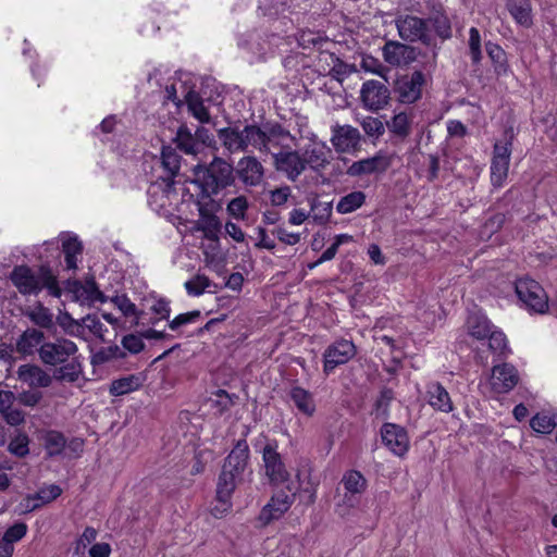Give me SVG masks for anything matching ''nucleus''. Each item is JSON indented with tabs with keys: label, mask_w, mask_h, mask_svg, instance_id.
Here are the masks:
<instances>
[{
	"label": "nucleus",
	"mask_w": 557,
	"mask_h": 557,
	"mask_svg": "<svg viewBox=\"0 0 557 557\" xmlns=\"http://www.w3.org/2000/svg\"><path fill=\"white\" fill-rule=\"evenodd\" d=\"M288 396L301 413L307 417L313 416L315 411V403L309 391L300 386H294L290 388Z\"/></svg>",
	"instance_id": "33"
},
{
	"label": "nucleus",
	"mask_w": 557,
	"mask_h": 557,
	"mask_svg": "<svg viewBox=\"0 0 557 557\" xmlns=\"http://www.w3.org/2000/svg\"><path fill=\"white\" fill-rule=\"evenodd\" d=\"M184 286L187 294L190 296H200L205 292L216 293L219 288L218 284L212 282L207 275L200 273L185 282Z\"/></svg>",
	"instance_id": "36"
},
{
	"label": "nucleus",
	"mask_w": 557,
	"mask_h": 557,
	"mask_svg": "<svg viewBox=\"0 0 557 557\" xmlns=\"http://www.w3.org/2000/svg\"><path fill=\"white\" fill-rule=\"evenodd\" d=\"M161 164L168 172V177L163 182L166 188L171 189L181 169V156L172 147L164 146L161 151Z\"/></svg>",
	"instance_id": "30"
},
{
	"label": "nucleus",
	"mask_w": 557,
	"mask_h": 557,
	"mask_svg": "<svg viewBox=\"0 0 557 557\" xmlns=\"http://www.w3.org/2000/svg\"><path fill=\"white\" fill-rule=\"evenodd\" d=\"M396 26L401 39L409 42L420 41L425 46H431L433 37L430 34L428 21L414 15H406L397 20Z\"/></svg>",
	"instance_id": "9"
},
{
	"label": "nucleus",
	"mask_w": 557,
	"mask_h": 557,
	"mask_svg": "<svg viewBox=\"0 0 557 557\" xmlns=\"http://www.w3.org/2000/svg\"><path fill=\"white\" fill-rule=\"evenodd\" d=\"M469 54L473 64H479L481 62V35L476 27H471L469 29Z\"/></svg>",
	"instance_id": "50"
},
{
	"label": "nucleus",
	"mask_w": 557,
	"mask_h": 557,
	"mask_svg": "<svg viewBox=\"0 0 557 557\" xmlns=\"http://www.w3.org/2000/svg\"><path fill=\"white\" fill-rule=\"evenodd\" d=\"M27 532V525L24 522H18L10 527L3 534L1 541L7 544L13 545L15 542L22 540Z\"/></svg>",
	"instance_id": "54"
},
{
	"label": "nucleus",
	"mask_w": 557,
	"mask_h": 557,
	"mask_svg": "<svg viewBox=\"0 0 557 557\" xmlns=\"http://www.w3.org/2000/svg\"><path fill=\"white\" fill-rule=\"evenodd\" d=\"M195 184L200 193L198 199H213V195L232 186L235 182L234 168L222 158L214 157L209 164H198L195 169Z\"/></svg>",
	"instance_id": "2"
},
{
	"label": "nucleus",
	"mask_w": 557,
	"mask_h": 557,
	"mask_svg": "<svg viewBox=\"0 0 557 557\" xmlns=\"http://www.w3.org/2000/svg\"><path fill=\"white\" fill-rule=\"evenodd\" d=\"M516 368L509 363L494 366L490 384L495 393L503 394L511 391L519 382Z\"/></svg>",
	"instance_id": "16"
},
{
	"label": "nucleus",
	"mask_w": 557,
	"mask_h": 557,
	"mask_svg": "<svg viewBox=\"0 0 557 557\" xmlns=\"http://www.w3.org/2000/svg\"><path fill=\"white\" fill-rule=\"evenodd\" d=\"M30 321L41 329L53 326V314L41 302H37L33 309L27 312Z\"/></svg>",
	"instance_id": "40"
},
{
	"label": "nucleus",
	"mask_w": 557,
	"mask_h": 557,
	"mask_svg": "<svg viewBox=\"0 0 557 557\" xmlns=\"http://www.w3.org/2000/svg\"><path fill=\"white\" fill-rule=\"evenodd\" d=\"M332 145L338 152L355 151L360 144V133L350 125L336 126L333 128L331 138Z\"/></svg>",
	"instance_id": "20"
},
{
	"label": "nucleus",
	"mask_w": 557,
	"mask_h": 557,
	"mask_svg": "<svg viewBox=\"0 0 557 557\" xmlns=\"http://www.w3.org/2000/svg\"><path fill=\"white\" fill-rule=\"evenodd\" d=\"M141 385V381L136 375H128L112 382L110 393L114 396H121L136 391Z\"/></svg>",
	"instance_id": "43"
},
{
	"label": "nucleus",
	"mask_w": 557,
	"mask_h": 557,
	"mask_svg": "<svg viewBox=\"0 0 557 557\" xmlns=\"http://www.w3.org/2000/svg\"><path fill=\"white\" fill-rule=\"evenodd\" d=\"M262 459L264 463L265 474L270 482L274 485H280L288 482L289 473L276 450V446L267 444L262 450Z\"/></svg>",
	"instance_id": "13"
},
{
	"label": "nucleus",
	"mask_w": 557,
	"mask_h": 557,
	"mask_svg": "<svg viewBox=\"0 0 557 557\" xmlns=\"http://www.w3.org/2000/svg\"><path fill=\"white\" fill-rule=\"evenodd\" d=\"M516 294L524 306L535 313H544L548 309V298L543 287L531 278L516 282Z\"/></svg>",
	"instance_id": "8"
},
{
	"label": "nucleus",
	"mask_w": 557,
	"mask_h": 557,
	"mask_svg": "<svg viewBox=\"0 0 557 557\" xmlns=\"http://www.w3.org/2000/svg\"><path fill=\"white\" fill-rule=\"evenodd\" d=\"M174 143L176 148L185 154L197 156L200 153L197 137H195L194 133L186 124H182L177 128Z\"/></svg>",
	"instance_id": "31"
},
{
	"label": "nucleus",
	"mask_w": 557,
	"mask_h": 557,
	"mask_svg": "<svg viewBox=\"0 0 557 557\" xmlns=\"http://www.w3.org/2000/svg\"><path fill=\"white\" fill-rule=\"evenodd\" d=\"M44 445L49 456H58L65 449L66 440L61 432L51 430L45 433Z\"/></svg>",
	"instance_id": "41"
},
{
	"label": "nucleus",
	"mask_w": 557,
	"mask_h": 557,
	"mask_svg": "<svg viewBox=\"0 0 557 557\" xmlns=\"http://www.w3.org/2000/svg\"><path fill=\"white\" fill-rule=\"evenodd\" d=\"M447 133L450 137L462 138L468 134V128L459 120H449L447 122Z\"/></svg>",
	"instance_id": "63"
},
{
	"label": "nucleus",
	"mask_w": 557,
	"mask_h": 557,
	"mask_svg": "<svg viewBox=\"0 0 557 557\" xmlns=\"http://www.w3.org/2000/svg\"><path fill=\"white\" fill-rule=\"evenodd\" d=\"M556 423V417L546 413H537L530 421L531 428L542 434L550 433L555 429Z\"/></svg>",
	"instance_id": "47"
},
{
	"label": "nucleus",
	"mask_w": 557,
	"mask_h": 557,
	"mask_svg": "<svg viewBox=\"0 0 557 557\" xmlns=\"http://www.w3.org/2000/svg\"><path fill=\"white\" fill-rule=\"evenodd\" d=\"M96 529L87 527L76 542V552L78 553L81 548L85 549L88 544L92 543L96 540Z\"/></svg>",
	"instance_id": "64"
},
{
	"label": "nucleus",
	"mask_w": 557,
	"mask_h": 557,
	"mask_svg": "<svg viewBox=\"0 0 557 557\" xmlns=\"http://www.w3.org/2000/svg\"><path fill=\"white\" fill-rule=\"evenodd\" d=\"M232 135L238 140H242L243 135L253 148L262 153H270L272 158L275 152L292 149L296 140L290 132L276 121H265L260 125L249 124L240 132H233Z\"/></svg>",
	"instance_id": "1"
},
{
	"label": "nucleus",
	"mask_w": 557,
	"mask_h": 557,
	"mask_svg": "<svg viewBox=\"0 0 557 557\" xmlns=\"http://www.w3.org/2000/svg\"><path fill=\"white\" fill-rule=\"evenodd\" d=\"M413 112L401 111L395 113L391 120L386 121V127L391 133V139L405 141L412 132Z\"/></svg>",
	"instance_id": "22"
},
{
	"label": "nucleus",
	"mask_w": 557,
	"mask_h": 557,
	"mask_svg": "<svg viewBox=\"0 0 557 557\" xmlns=\"http://www.w3.org/2000/svg\"><path fill=\"white\" fill-rule=\"evenodd\" d=\"M10 280L22 295H37L44 288H47L49 295L57 298L62 294L57 276L45 265L37 270L17 265L11 272Z\"/></svg>",
	"instance_id": "3"
},
{
	"label": "nucleus",
	"mask_w": 557,
	"mask_h": 557,
	"mask_svg": "<svg viewBox=\"0 0 557 557\" xmlns=\"http://www.w3.org/2000/svg\"><path fill=\"white\" fill-rule=\"evenodd\" d=\"M62 493V488L57 484H50L41 487L34 496L27 498V507L35 510L45 504H49L57 499Z\"/></svg>",
	"instance_id": "37"
},
{
	"label": "nucleus",
	"mask_w": 557,
	"mask_h": 557,
	"mask_svg": "<svg viewBox=\"0 0 557 557\" xmlns=\"http://www.w3.org/2000/svg\"><path fill=\"white\" fill-rule=\"evenodd\" d=\"M485 49L495 73L499 76H507L510 72V65L506 51L502 46L493 41H487L485 44Z\"/></svg>",
	"instance_id": "32"
},
{
	"label": "nucleus",
	"mask_w": 557,
	"mask_h": 557,
	"mask_svg": "<svg viewBox=\"0 0 557 557\" xmlns=\"http://www.w3.org/2000/svg\"><path fill=\"white\" fill-rule=\"evenodd\" d=\"M468 327L470 335L478 339H485L492 330L491 325L485 319L478 317L469 319Z\"/></svg>",
	"instance_id": "51"
},
{
	"label": "nucleus",
	"mask_w": 557,
	"mask_h": 557,
	"mask_svg": "<svg viewBox=\"0 0 557 557\" xmlns=\"http://www.w3.org/2000/svg\"><path fill=\"white\" fill-rule=\"evenodd\" d=\"M29 438L25 433H17L9 443L8 450L20 458L29 454Z\"/></svg>",
	"instance_id": "49"
},
{
	"label": "nucleus",
	"mask_w": 557,
	"mask_h": 557,
	"mask_svg": "<svg viewBox=\"0 0 557 557\" xmlns=\"http://www.w3.org/2000/svg\"><path fill=\"white\" fill-rule=\"evenodd\" d=\"M200 318V311L195 310L186 313L178 314L172 321H170L169 326L171 330L176 331L178 327L194 323Z\"/></svg>",
	"instance_id": "56"
},
{
	"label": "nucleus",
	"mask_w": 557,
	"mask_h": 557,
	"mask_svg": "<svg viewBox=\"0 0 557 557\" xmlns=\"http://www.w3.org/2000/svg\"><path fill=\"white\" fill-rule=\"evenodd\" d=\"M82 327H83V338L86 337V331L97 336L100 339L103 338V333L107 331L104 325L101 323L99 318L96 314H87L82 318Z\"/></svg>",
	"instance_id": "48"
},
{
	"label": "nucleus",
	"mask_w": 557,
	"mask_h": 557,
	"mask_svg": "<svg viewBox=\"0 0 557 557\" xmlns=\"http://www.w3.org/2000/svg\"><path fill=\"white\" fill-rule=\"evenodd\" d=\"M248 209V200L245 196H238L232 199L227 205L228 215L233 219H244Z\"/></svg>",
	"instance_id": "53"
},
{
	"label": "nucleus",
	"mask_w": 557,
	"mask_h": 557,
	"mask_svg": "<svg viewBox=\"0 0 557 557\" xmlns=\"http://www.w3.org/2000/svg\"><path fill=\"white\" fill-rule=\"evenodd\" d=\"M367 196L361 190H354L343 196L336 203V211L348 214L361 208L366 203Z\"/></svg>",
	"instance_id": "38"
},
{
	"label": "nucleus",
	"mask_w": 557,
	"mask_h": 557,
	"mask_svg": "<svg viewBox=\"0 0 557 557\" xmlns=\"http://www.w3.org/2000/svg\"><path fill=\"white\" fill-rule=\"evenodd\" d=\"M112 302L125 317H134L136 319L135 325L139 324L141 312L137 310L135 304L132 302L128 297L125 295H117L112 298Z\"/></svg>",
	"instance_id": "46"
},
{
	"label": "nucleus",
	"mask_w": 557,
	"mask_h": 557,
	"mask_svg": "<svg viewBox=\"0 0 557 557\" xmlns=\"http://www.w3.org/2000/svg\"><path fill=\"white\" fill-rule=\"evenodd\" d=\"M206 267L222 274L226 265V252L221 246H201Z\"/></svg>",
	"instance_id": "34"
},
{
	"label": "nucleus",
	"mask_w": 557,
	"mask_h": 557,
	"mask_svg": "<svg viewBox=\"0 0 557 557\" xmlns=\"http://www.w3.org/2000/svg\"><path fill=\"white\" fill-rule=\"evenodd\" d=\"M122 346L132 354H138L144 349L145 344L141 335L128 334L122 338Z\"/></svg>",
	"instance_id": "57"
},
{
	"label": "nucleus",
	"mask_w": 557,
	"mask_h": 557,
	"mask_svg": "<svg viewBox=\"0 0 557 557\" xmlns=\"http://www.w3.org/2000/svg\"><path fill=\"white\" fill-rule=\"evenodd\" d=\"M186 100L189 111L199 122L205 123L210 120L209 111L199 96L189 92Z\"/></svg>",
	"instance_id": "45"
},
{
	"label": "nucleus",
	"mask_w": 557,
	"mask_h": 557,
	"mask_svg": "<svg viewBox=\"0 0 557 557\" xmlns=\"http://www.w3.org/2000/svg\"><path fill=\"white\" fill-rule=\"evenodd\" d=\"M196 203L199 211L197 230L202 232L206 239L219 243L222 223L215 215V212L219 210L220 203L214 199L206 200L198 198Z\"/></svg>",
	"instance_id": "6"
},
{
	"label": "nucleus",
	"mask_w": 557,
	"mask_h": 557,
	"mask_svg": "<svg viewBox=\"0 0 557 557\" xmlns=\"http://www.w3.org/2000/svg\"><path fill=\"white\" fill-rule=\"evenodd\" d=\"M16 399L21 405L35 407L42 399V393L39 391H24L17 395Z\"/></svg>",
	"instance_id": "58"
},
{
	"label": "nucleus",
	"mask_w": 557,
	"mask_h": 557,
	"mask_svg": "<svg viewBox=\"0 0 557 557\" xmlns=\"http://www.w3.org/2000/svg\"><path fill=\"white\" fill-rule=\"evenodd\" d=\"M438 38L443 41L453 37V27L449 16L447 15L443 4L438 3L433 7L430 16L426 18Z\"/></svg>",
	"instance_id": "27"
},
{
	"label": "nucleus",
	"mask_w": 557,
	"mask_h": 557,
	"mask_svg": "<svg viewBox=\"0 0 557 557\" xmlns=\"http://www.w3.org/2000/svg\"><path fill=\"white\" fill-rule=\"evenodd\" d=\"M382 54L384 61L393 66L408 65L416 59V49L411 46L398 42H385Z\"/></svg>",
	"instance_id": "19"
},
{
	"label": "nucleus",
	"mask_w": 557,
	"mask_h": 557,
	"mask_svg": "<svg viewBox=\"0 0 557 557\" xmlns=\"http://www.w3.org/2000/svg\"><path fill=\"white\" fill-rule=\"evenodd\" d=\"M504 137V141H496L493 146L490 166V181L495 189L504 187L508 178L510 157L515 137L511 127L505 131Z\"/></svg>",
	"instance_id": "4"
},
{
	"label": "nucleus",
	"mask_w": 557,
	"mask_h": 557,
	"mask_svg": "<svg viewBox=\"0 0 557 557\" xmlns=\"http://www.w3.org/2000/svg\"><path fill=\"white\" fill-rule=\"evenodd\" d=\"M17 376L32 387H48L52 383V376L37 364L20 366Z\"/></svg>",
	"instance_id": "26"
},
{
	"label": "nucleus",
	"mask_w": 557,
	"mask_h": 557,
	"mask_svg": "<svg viewBox=\"0 0 557 557\" xmlns=\"http://www.w3.org/2000/svg\"><path fill=\"white\" fill-rule=\"evenodd\" d=\"M383 444L395 455L404 456L409 448V437L406 430L394 423H384L381 429Z\"/></svg>",
	"instance_id": "14"
},
{
	"label": "nucleus",
	"mask_w": 557,
	"mask_h": 557,
	"mask_svg": "<svg viewBox=\"0 0 557 557\" xmlns=\"http://www.w3.org/2000/svg\"><path fill=\"white\" fill-rule=\"evenodd\" d=\"M238 178L246 186H258L263 180V166L255 157L242 158L236 168Z\"/></svg>",
	"instance_id": "21"
},
{
	"label": "nucleus",
	"mask_w": 557,
	"mask_h": 557,
	"mask_svg": "<svg viewBox=\"0 0 557 557\" xmlns=\"http://www.w3.org/2000/svg\"><path fill=\"white\" fill-rule=\"evenodd\" d=\"M391 165V159L382 152H377L371 158L361 159L352 162L348 169L349 176H362L370 174L384 173Z\"/></svg>",
	"instance_id": "15"
},
{
	"label": "nucleus",
	"mask_w": 557,
	"mask_h": 557,
	"mask_svg": "<svg viewBox=\"0 0 557 557\" xmlns=\"http://www.w3.org/2000/svg\"><path fill=\"white\" fill-rule=\"evenodd\" d=\"M486 338L488 348L493 354L504 355L506 352L507 341L504 333L491 330Z\"/></svg>",
	"instance_id": "52"
},
{
	"label": "nucleus",
	"mask_w": 557,
	"mask_h": 557,
	"mask_svg": "<svg viewBox=\"0 0 557 557\" xmlns=\"http://www.w3.org/2000/svg\"><path fill=\"white\" fill-rule=\"evenodd\" d=\"M77 350V345L74 342L60 337L53 342L41 344L38 356L44 364L57 367L66 363L76 355Z\"/></svg>",
	"instance_id": "7"
},
{
	"label": "nucleus",
	"mask_w": 557,
	"mask_h": 557,
	"mask_svg": "<svg viewBox=\"0 0 557 557\" xmlns=\"http://www.w3.org/2000/svg\"><path fill=\"white\" fill-rule=\"evenodd\" d=\"M426 76L421 70L399 75L394 82V94L403 104H413L422 97Z\"/></svg>",
	"instance_id": "5"
},
{
	"label": "nucleus",
	"mask_w": 557,
	"mask_h": 557,
	"mask_svg": "<svg viewBox=\"0 0 557 557\" xmlns=\"http://www.w3.org/2000/svg\"><path fill=\"white\" fill-rule=\"evenodd\" d=\"M362 128L367 135L373 137H380L385 131L383 122L372 116H368L362 121Z\"/></svg>",
	"instance_id": "55"
},
{
	"label": "nucleus",
	"mask_w": 557,
	"mask_h": 557,
	"mask_svg": "<svg viewBox=\"0 0 557 557\" xmlns=\"http://www.w3.org/2000/svg\"><path fill=\"white\" fill-rule=\"evenodd\" d=\"M1 416L8 424L13 426L22 424L25 420L24 411L18 408H13V405L9 406V409H5Z\"/></svg>",
	"instance_id": "59"
},
{
	"label": "nucleus",
	"mask_w": 557,
	"mask_h": 557,
	"mask_svg": "<svg viewBox=\"0 0 557 557\" xmlns=\"http://www.w3.org/2000/svg\"><path fill=\"white\" fill-rule=\"evenodd\" d=\"M65 253V264L67 269L77 268V256L82 253V246H63Z\"/></svg>",
	"instance_id": "61"
},
{
	"label": "nucleus",
	"mask_w": 557,
	"mask_h": 557,
	"mask_svg": "<svg viewBox=\"0 0 557 557\" xmlns=\"http://www.w3.org/2000/svg\"><path fill=\"white\" fill-rule=\"evenodd\" d=\"M249 457V447L246 440H239L230 455L226 457L222 468L238 475L244 472Z\"/></svg>",
	"instance_id": "28"
},
{
	"label": "nucleus",
	"mask_w": 557,
	"mask_h": 557,
	"mask_svg": "<svg viewBox=\"0 0 557 557\" xmlns=\"http://www.w3.org/2000/svg\"><path fill=\"white\" fill-rule=\"evenodd\" d=\"M301 157L304 165H309L312 169L323 168L327 163L326 149L322 145H309Z\"/></svg>",
	"instance_id": "39"
},
{
	"label": "nucleus",
	"mask_w": 557,
	"mask_h": 557,
	"mask_svg": "<svg viewBox=\"0 0 557 557\" xmlns=\"http://www.w3.org/2000/svg\"><path fill=\"white\" fill-rule=\"evenodd\" d=\"M57 324L70 336L83 338L82 319H73L69 312H60L57 317Z\"/></svg>",
	"instance_id": "42"
},
{
	"label": "nucleus",
	"mask_w": 557,
	"mask_h": 557,
	"mask_svg": "<svg viewBox=\"0 0 557 557\" xmlns=\"http://www.w3.org/2000/svg\"><path fill=\"white\" fill-rule=\"evenodd\" d=\"M290 196V188L283 186L271 191L270 201L273 206H283Z\"/></svg>",
	"instance_id": "62"
},
{
	"label": "nucleus",
	"mask_w": 557,
	"mask_h": 557,
	"mask_svg": "<svg viewBox=\"0 0 557 557\" xmlns=\"http://www.w3.org/2000/svg\"><path fill=\"white\" fill-rule=\"evenodd\" d=\"M66 289L72 294L73 299L81 304L103 302L104 296L99 290L94 278L87 280L85 284L79 281H67Z\"/></svg>",
	"instance_id": "18"
},
{
	"label": "nucleus",
	"mask_w": 557,
	"mask_h": 557,
	"mask_svg": "<svg viewBox=\"0 0 557 557\" xmlns=\"http://www.w3.org/2000/svg\"><path fill=\"white\" fill-rule=\"evenodd\" d=\"M195 137H197V143L199 144V151L202 152L206 147L211 146L214 143V137L210 133L209 129L205 127H197L195 133Z\"/></svg>",
	"instance_id": "60"
},
{
	"label": "nucleus",
	"mask_w": 557,
	"mask_h": 557,
	"mask_svg": "<svg viewBox=\"0 0 557 557\" xmlns=\"http://www.w3.org/2000/svg\"><path fill=\"white\" fill-rule=\"evenodd\" d=\"M297 40L301 48L317 50H321L323 45L327 41L320 33L310 29L300 30Z\"/></svg>",
	"instance_id": "44"
},
{
	"label": "nucleus",
	"mask_w": 557,
	"mask_h": 557,
	"mask_svg": "<svg viewBox=\"0 0 557 557\" xmlns=\"http://www.w3.org/2000/svg\"><path fill=\"white\" fill-rule=\"evenodd\" d=\"M506 10L513 22L523 28H531L533 22V9L531 0H506Z\"/></svg>",
	"instance_id": "24"
},
{
	"label": "nucleus",
	"mask_w": 557,
	"mask_h": 557,
	"mask_svg": "<svg viewBox=\"0 0 557 557\" xmlns=\"http://www.w3.org/2000/svg\"><path fill=\"white\" fill-rule=\"evenodd\" d=\"M342 484L346 491L344 495L345 503L350 507L356 505L358 496L367 488L366 478L357 470L347 471L342 478Z\"/></svg>",
	"instance_id": "23"
},
{
	"label": "nucleus",
	"mask_w": 557,
	"mask_h": 557,
	"mask_svg": "<svg viewBox=\"0 0 557 557\" xmlns=\"http://www.w3.org/2000/svg\"><path fill=\"white\" fill-rule=\"evenodd\" d=\"M360 99L363 108L376 112L388 103L391 91L384 83L370 79L362 84Z\"/></svg>",
	"instance_id": "11"
},
{
	"label": "nucleus",
	"mask_w": 557,
	"mask_h": 557,
	"mask_svg": "<svg viewBox=\"0 0 557 557\" xmlns=\"http://www.w3.org/2000/svg\"><path fill=\"white\" fill-rule=\"evenodd\" d=\"M429 405L437 411L449 413L454 410V404L447 389L438 382L429 383L426 386Z\"/></svg>",
	"instance_id": "25"
},
{
	"label": "nucleus",
	"mask_w": 557,
	"mask_h": 557,
	"mask_svg": "<svg viewBox=\"0 0 557 557\" xmlns=\"http://www.w3.org/2000/svg\"><path fill=\"white\" fill-rule=\"evenodd\" d=\"M45 334L42 331L28 327L16 339V351L23 356H32L38 352L39 347L44 344Z\"/></svg>",
	"instance_id": "29"
},
{
	"label": "nucleus",
	"mask_w": 557,
	"mask_h": 557,
	"mask_svg": "<svg viewBox=\"0 0 557 557\" xmlns=\"http://www.w3.org/2000/svg\"><path fill=\"white\" fill-rule=\"evenodd\" d=\"M273 162L276 170L285 173L290 180L297 178L305 171L302 157L293 148L275 152Z\"/></svg>",
	"instance_id": "17"
},
{
	"label": "nucleus",
	"mask_w": 557,
	"mask_h": 557,
	"mask_svg": "<svg viewBox=\"0 0 557 557\" xmlns=\"http://www.w3.org/2000/svg\"><path fill=\"white\" fill-rule=\"evenodd\" d=\"M289 494L280 492L272 496L270 502L262 508L259 520L263 525L280 519L293 505L298 487L293 483L286 485Z\"/></svg>",
	"instance_id": "10"
},
{
	"label": "nucleus",
	"mask_w": 557,
	"mask_h": 557,
	"mask_svg": "<svg viewBox=\"0 0 557 557\" xmlns=\"http://www.w3.org/2000/svg\"><path fill=\"white\" fill-rule=\"evenodd\" d=\"M356 346L347 339H339L330 345L323 355V370L330 374L336 367L347 363L356 355Z\"/></svg>",
	"instance_id": "12"
},
{
	"label": "nucleus",
	"mask_w": 557,
	"mask_h": 557,
	"mask_svg": "<svg viewBox=\"0 0 557 557\" xmlns=\"http://www.w3.org/2000/svg\"><path fill=\"white\" fill-rule=\"evenodd\" d=\"M240 475L231 471L224 470L219 475L216 484V499H231L233 492L235 491L237 483L239 482Z\"/></svg>",
	"instance_id": "35"
}]
</instances>
